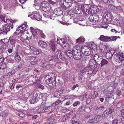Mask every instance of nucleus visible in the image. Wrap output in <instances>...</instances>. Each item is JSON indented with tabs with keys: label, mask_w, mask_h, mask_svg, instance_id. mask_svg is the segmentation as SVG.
Masks as SVG:
<instances>
[{
	"label": "nucleus",
	"mask_w": 124,
	"mask_h": 124,
	"mask_svg": "<svg viewBox=\"0 0 124 124\" xmlns=\"http://www.w3.org/2000/svg\"><path fill=\"white\" fill-rule=\"evenodd\" d=\"M0 17L1 20L3 22H6L7 23L10 25V26L7 24H4L2 25V28L3 30H1L0 29V35H1V34H7L6 32L9 31L10 30V26L11 28H13V25L15 22L14 21L11 20L8 16H6L4 15H0Z\"/></svg>",
	"instance_id": "obj_1"
},
{
	"label": "nucleus",
	"mask_w": 124,
	"mask_h": 124,
	"mask_svg": "<svg viewBox=\"0 0 124 124\" xmlns=\"http://www.w3.org/2000/svg\"><path fill=\"white\" fill-rule=\"evenodd\" d=\"M45 80L46 84L49 86L54 87L56 85L55 75L53 73H50L48 76H46L45 78Z\"/></svg>",
	"instance_id": "obj_2"
},
{
	"label": "nucleus",
	"mask_w": 124,
	"mask_h": 124,
	"mask_svg": "<svg viewBox=\"0 0 124 124\" xmlns=\"http://www.w3.org/2000/svg\"><path fill=\"white\" fill-rule=\"evenodd\" d=\"M62 57H63V55L62 54L61 51L60 50H57L56 52L54 55L49 56L47 61L50 62L51 61L57 60L58 59V57L62 59Z\"/></svg>",
	"instance_id": "obj_3"
},
{
	"label": "nucleus",
	"mask_w": 124,
	"mask_h": 124,
	"mask_svg": "<svg viewBox=\"0 0 124 124\" xmlns=\"http://www.w3.org/2000/svg\"><path fill=\"white\" fill-rule=\"evenodd\" d=\"M81 50L82 53L86 56H89L91 54V49L90 47L86 45L82 46L81 47Z\"/></svg>",
	"instance_id": "obj_4"
},
{
	"label": "nucleus",
	"mask_w": 124,
	"mask_h": 124,
	"mask_svg": "<svg viewBox=\"0 0 124 124\" xmlns=\"http://www.w3.org/2000/svg\"><path fill=\"white\" fill-rule=\"evenodd\" d=\"M70 39L68 36H66L64 38L63 43L62 46L65 49L70 48Z\"/></svg>",
	"instance_id": "obj_5"
},
{
	"label": "nucleus",
	"mask_w": 124,
	"mask_h": 124,
	"mask_svg": "<svg viewBox=\"0 0 124 124\" xmlns=\"http://www.w3.org/2000/svg\"><path fill=\"white\" fill-rule=\"evenodd\" d=\"M34 14H31L28 16V17H30L31 19H34V18L35 19L38 21L40 20L42 18L41 16L39 14L36 12H35L34 13Z\"/></svg>",
	"instance_id": "obj_6"
},
{
	"label": "nucleus",
	"mask_w": 124,
	"mask_h": 124,
	"mask_svg": "<svg viewBox=\"0 0 124 124\" xmlns=\"http://www.w3.org/2000/svg\"><path fill=\"white\" fill-rule=\"evenodd\" d=\"M90 8V7L89 5L87 4H85L81 6V9L82 10L84 13L88 14L89 12Z\"/></svg>",
	"instance_id": "obj_7"
},
{
	"label": "nucleus",
	"mask_w": 124,
	"mask_h": 124,
	"mask_svg": "<svg viewBox=\"0 0 124 124\" xmlns=\"http://www.w3.org/2000/svg\"><path fill=\"white\" fill-rule=\"evenodd\" d=\"M103 18L104 20H106V22L107 23H109L112 20L111 16L109 13H108L103 14Z\"/></svg>",
	"instance_id": "obj_8"
},
{
	"label": "nucleus",
	"mask_w": 124,
	"mask_h": 124,
	"mask_svg": "<svg viewBox=\"0 0 124 124\" xmlns=\"http://www.w3.org/2000/svg\"><path fill=\"white\" fill-rule=\"evenodd\" d=\"M27 27L26 23H25L18 27L16 30L17 33H22L23 31H24L25 29Z\"/></svg>",
	"instance_id": "obj_9"
},
{
	"label": "nucleus",
	"mask_w": 124,
	"mask_h": 124,
	"mask_svg": "<svg viewBox=\"0 0 124 124\" xmlns=\"http://www.w3.org/2000/svg\"><path fill=\"white\" fill-rule=\"evenodd\" d=\"M90 8L89 12L92 14H95L98 13L99 10L98 7L95 5L92 6Z\"/></svg>",
	"instance_id": "obj_10"
},
{
	"label": "nucleus",
	"mask_w": 124,
	"mask_h": 124,
	"mask_svg": "<svg viewBox=\"0 0 124 124\" xmlns=\"http://www.w3.org/2000/svg\"><path fill=\"white\" fill-rule=\"evenodd\" d=\"M116 52L114 49H111L110 50L108 51L106 54V57L108 59H110Z\"/></svg>",
	"instance_id": "obj_11"
},
{
	"label": "nucleus",
	"mask_w": 124,
	"mask_h": 124,
	"mask_svg": "<svg viewBox=\"0 0 124 124\" xmlns=\"http://www.w3.org/2000/svg\"><path fill=\"white\" fill-rule=\"evenodd\" d=\"M39 97L36 93L34 94L32 98H31L30 101L31 104H33L39 100Z\"/></svg>",
	"instance_id": "obj_12"
},
{
	"label": "nucleus",
	"mask_w": 124,
	"mask_h": 124,
	"mask_svg": "<svg viewBox=\"0 0 124 124\" xmlns=\"http://www.w3.org/2000/svg\"><path fill=\"white\" fill-rule=\"evenodd\" d=\"M30 48L33 51V53L35 55H38L42 52V50L40 49H38L35 47L31 46H29Z\"/></svg>",
	"instance_id": "obj_13"
},
{
	"label": "nucleus",
	"mask_w": 124,
	"mask_h": 124,
	"mask_svg": "<svg viewBox=\"0 0 124 124\" xmlns=\"http://www.w3.org/2000/svg\"><path fill=\"white\" fill-rule=\"evenodd\" d=\"M96 63L95 62V61L93 59H91L90 60L89 62L87 67L90 69H92V68H95L96 66Z\"/></svg>",
	"instance_id": "obj_14"
},
{
	"label": "nucleus",
	"mask_w": 124,
	"mask_h": 124,
	"mask_svg": "<svg viewBox=\"0 0 124 124\" xmlns=\"http://www.w3.org/2000/svg\"><path fill=\"white\" fill-rule=\"evenodd\" d=\"M54 13L57 16L61 15L63 14V11L62 8H57L54 9Z\"/></svg>",
	"instance_id": "obj_15"
},
{
	"label": "nucleus",
	"mask_w": 124,
	"mask_h": 124,
	"mask_svg": "<svg viewBox=\"0 0 124 124\" xmlns=\"http://www.w3.org/2000/svg\"><path fill=\"white\" fill-rule=\"evenodd\" d=\"M86 44L90 47L91 49H92L94 50H95L97 48V46L93 42H87Z\"/></svg>",
	"instance_id": "obj_16"
},
{
	"label": "nucleus",
	"mask_w": 124,
	"mask_h": 124,
	"mask_svg": "<svg viewBox=\"0 0 124 124\" xmlns=\"http://www.w3.org/2000/svg\"><path fill=\"white\" fill-rule=\"evenodd\" d=\"M116 56L119 61L122 62L124 60V57L123 53L120 52L116 54Z\"/></svg>",
	"instance_id": "obj_17"
},
{
	"label": "nucleus",
	"mask_w": 124,
	"mask_h": 124,
	"mask_svg": "<svg viewBox=\"0 0 124 124\" xmlns=\"http://www.w3.org/2000/svg\"><path fill=\"white\" fill-rule=\"evenodd\" d=\"M93 60L95 61L96 64H98V62L101 61L102 57L99 54H95L93 56Z\"/></svg>",
	"instance_id": "obj_18"
},
{
	"label": "nucleus",
	"mask_w": 124,
	"mask_h": 124,
	"mask_svg": "<svg viewBox=\"0 0 124 124\" xmlns=\"http://www.w3.org/2000/svg\"><path fill=\"white\" fill-rule=\"evenodd\" d=\"M73 57L76 60H79L81 58V52L73 53Z\"/></svg>",
	"instance_id": "obj_19"
},
{
	"label": "nucleus",
	"mask_w": 124,
	"mask_h": 124,
	"mask_svg": "<svg viewBox=\"0 0 124 124\" xmlns=\"http://www.w3.org/2000/svg\"><path fill=\"white\" fill-rule=\"evenodd\" d=\"M85 41V39L83 36L80 37L76 39V43L78 44H83Z\"/></svg>",
	"instance_id": "obj_20"
},
{
	"label": "nucleus",
	"mask_w": 124,
	"mask_h": 124,
	"mask_svg": "<svg viewBox=\"0 0 124 124\" xmlns=\"http://www.w3.org/2000/svg\"><path fill=\"white\" fill-rule=\"evenodd\" d=\"M114 112V108L111 109V108L108 109L104 112L102 115L103 117L107 116V115L108 114H111L112 112Z\"/></svg>",
	"instance_id": "obj_21"
},
{
	"label": "nucleus",
	"mask_w": 124,
	"mask_h": 124,
	"mask_svg": "<svg viewBox=\"0 0 124 124\" xmlns=\"http://www.w3.org/2000/svg\"><path fill=\"white\" fill-rule=\"evenodd\" d=\"M99 39L101 41L103 42H108L109 41V37L105 36L103 35H101L99 38Z\"/></svg>",
	"instance_id": "obj_22"
},
{
	"label": "nucleus",
	"mask_w": 124,
	"mask_h": 124,
	"mask_svg": "<svg viewBox=\"0 0 124 124\" xmlns=\"http://www.w3.org/2000/svg\"><path fill=\"white\" fill-rule=\"evenodd\" d=\"M74 1L73 0H64L63 3L66 6H68V7H70Z\"/></svg>",
	"instance_id": "obj_23"
},
{
	"label": "nucleus",
	"mask_w": 124,
	"mask_h": 124,
	"mask_svg": "<svg viewBox=\"0 0 124 124\" xmlns=\"http://www.w3.org/2000/svg\"><path fill=\"white\" fill-rule=\"evenodd\" d=\"M39 46L42 48H45L47 47V44L46 42L41 40H40L38 42Z\"/></svg>",
	"instance_id": "obj_24"
},
{
	"label": "nucleus",
	"mask_w": 124,
	"mask_h": 124,
	"mask_svg": "<svg viewBox=\"0 0 124 124\" xmlns=\"http://www.w3.org/2000/svg\"><path fill=\"white\" fill-rule=\"evenodd\" d=\"M30 30L31 33L34 36H35L37 35L38 34L37 31V29H35L32 27H31Z\"/></svg>",
	"instance_id": "obj_25"
},
{
	"label": "nucleus",
	"mask_w": 124,
	"mask_h": 124,
	"mask_svg": "<svg viewBox=\"0 0 124 124\" xmlns=\"http://www.w3.org/2000/svg\"><path fill=\"white\" fill-rule=\"evenodd\" d=\"M39 82L38 80L35 82L34 84V86L36 88H38L42 89H44V87L43 85H41L39 83Z\"/></svg>",
	"instance_id": "obj_26"
},
{
	"label": "nucleus",
	"mask_w": 124,
	"mask_h": 124,
	"mask_svg": "<svg viewBox=\"0 0 124 124\" xmlns=\"http://www.w3.org/2000/svg\"><path fill=\"white\" fill-rule=\"evenodd\" d=\"M80 47L79 46L76 45L72 49L73 52L75 53L80 52Z\"/></svg>",
	"instance_id": "obj_27"
},
{
	"label": "nucleus",
	"mask_w": 124,
	"mask_h": 124,
	"mask_svg": "<svg viewBox=\"0 0 124 124\" xmlns=\"http://www.w3.org/2000/svg\"><path fill=\"white\" fill-rule=\"evenodd\" d=\"M41 9L45 12H48L50 10V7L49 5L41 7Z\"/></svg>",
	"instance_id": "obj_28"
},
{
	"label": "nucleus",
	"mask_w": 124,
	"mask_h": 124,
	"mask_svg": "<svg viewBox=\"0 0 124 124\" xmlns=\"http://www.w3.org/2000/svg\"><path fill=\"white\" fill-rule=\"evenodd\" d=\"M89 69V68L87 66L86 67L82 68L80 71L79 73L78 74H80L81 75H82V74L86 72H87Z\"/></svg>",
	"instance_id": "obj_29"
},
{
	"label": "nucleus",
	"mask_w": 124,
	"mask_h": 124,
	"mask_svg": "<svg viewBox=\"0 0 124 124\" xmlns=\"http://www.w3.org/2000/svg\"><path fill=\"white\" fill-rule=\"evenodd\" d=\"M65 52L66 54L69 58H71L73 56V53H74L73 52L72 50V51L71 50H67Z\"/></svg>",
	"instance_id": "obj_30"
},
{
	"label": "nucleus",
	"mask_w": 124,
	"mask_h": 124,
	"mask_svg": "<svg viewBox=\"0 0 124 124\" xmlns=\"http://www.w3.org/2000/svg\"><path fill=\"white\" fill-rule=\"evenodd\" d=\"M77 96L73 95H66L65 96V98L66 99H70V100H74L76 98Z\"/></svg>",
	"instance_id": "obj_31"
},
{
	"label": "nucleus",
	"mask_w": 124,
	"mask_h": 124,
	"mask_svg": "<svg viewBox=\"0 0 124 124\" xmlns=\"http://www.w3.org/2000/svg\"><path fill=\"white\" fill-rule=\"evenodd\" d=\"M50 47L51 49L53 51H54L55 50V44L53 42H51L50 43Z\"/></svg>",
	"instance_id": "obj_32"
},
{
	"label": "nucleus",
	"mask_w": 124,
	"mask_h": 124,
	"mask_svg": "<svg viewBox=\"0 0 124 124\" xmlns=\"http://www.w3.org/2000/svg\"><path fill=\"white\" fill-rule=\"evenodd\" d=\"M87 72H88V73L89 74H94L96 73V71L95 70V68L93 69L92 68L91 69L89 68V69L88 70Z\"/></svg>",
	"instance_id": "obj_33"
},
{
	"label": "nucleus",
	"mask_w": 124,
	"mask_h": 124,
	"mask_svg": "<svg viewBox=\"0 0 124 124\" xmlns=\"http://www.w3.org/2000/svg\"><path fill=\"white\" fill-rule=\"evenodd\" d=\"M108 62L107 60L103 59L101 61V67H102L104 65L108 64Z\"/></svg>",
	"instance_id": "obj_34"
},
{
	"label": "nucleus",
	"mask_w": 124,
	"mask_h": 124,
	"mask_svg": "<svg viewBox=\"0 0 124 124\" xmlns=\"http://www.w3.org/2000/svg\"><path fill=\"white\" fill-rule=\"evenodd\" d=\"M32 35L31 33L30 34L27 33L26 37L23 38L24 39L29 40L31 38Z\"/></svg>",
	"instance_id": "obj_35"
},
{
	"label": "nucleus",
	"mask_w": 124,
	"mask_h": 124,
	"mask_svg": "<svg viewBox=\"0 0 124 124\" xmlns=\"http://www.w3.org/2000/svg\"><path fill=\"white\" fill-rule=\"evenodd\" d=\"M15 59V60L18 62H19L21 61V58L17 53L16 54Z\"/></svg>",
	"instance_id": "obj_36"
},
{
	"label": "nucleus",
	"mask_w": 124,
	"mask_h": 124,
	"mask_svg": "<svg viewBox=\"0 0 124 124\" xmlns=\"http://www.w3.org/2000/svg\"><path fill=\"white\" fill-rule=\"evenodd\" d=\"M108 7L109 8H110L111 9L114 11H117L118 9V8L116 7L111 4L109 5Z\"/></svg>",
	"instance_id": "obj_37"
},
{
	"label": "nucleus",
	"mask_w": 124,
	"mask_h": 124,
	"mask_svg": "<svg viewBox=\"0 0 124 124\" xmlns=\"http://www.w3.org/2000/svg\"><path fill=\"white\" fill-rule=\"evenodd\" d=\"M64 39H61L60 38H58L57 39V42L61 46H62V45L63 43Z\"/></svg>",
	"instance_id": "obj_38"
},
{
	"label": "nucleus",
	"mask_w": 124,
	"mask_h": 124,
	"mask_svg": "<svg viewBox=\"0 0 124 124\" xmlns=\"http://www.w3.org/2000/svg\"><path fill=\"white\" fill-rule=\"evenodd\" d=\"M51 107L52 105H51L46 104L43 108V109L44 110H48L51 108Z\"/></svg>",
	"instance_id": "obj_39"
},
{
	"label": "nucleus",
	"mask_w": 124,
	"mask_h": 124,
	"mask_svg": "<svg viewBox=\"0 0 124 124\" xmlns=\"http://www.w3.org/2000/svg\"><path fill=\"white\" fill-rule=\"evenodd\" d=\"M68 14L70 16H73L75 15V12L74 11V10H73V9L69 11L68 12Z\"/></svg>",
	"instance_id": "obj_40"
},
{
	"label": "nucleus",
	"mask_w": 124,
	"mask_h": 124,
	"mask_svg": "<svg viewBox=\"0 0 124 124\" xmlns=\"http://www.w3.org/2000/svg\"><path fill=\"white\" fill-rule=\"evenodd\" d=\"M120 38V37L118 36L117 37L116 36H114L113 37H109V41H115L117 38Z\"/></svg>",
	"instance_id": "obj_41"
},
{
	"label": "nucleus",
	"mask_w": 124,
	"mask_h": 124,
	"mask_svg": "<svg viewBox=\"0 0 124 124\" xmlns=\"http://www.w3.org/2000/svg\"><path fill=\"white\" fill-rule=\"evenodd\" d=\"M120 19L119 20V25H121L123 24L124 25V18L120 17Z\"/></svg>",
	"instance_id": "obj_42"
},
{
	"label": "nucleus",
	"mask_w": 124,
	"mask_h": 124,
	"mask_svg": "<svg viewBox=\"0 0 124 124\" xmlns=\"http://www.w3.org/2000/svg\"><path fill=\"white\" fill-rule=\"evenodd\" d=\"M113 95V91L111 90L110 91L106 93V96L108 97H111V96Z\"/></svg>",
	"instance_id": "obj_43"
},
{
	"label": "nucleus",
	"mask_w": 124,
	"mask_h": 124,
	"mask_svg": "<svg viewBox=\"0 0 124 124\" xmlns=\"http://www.w3.org/2000/svg\"><path fill=\"white\" fill-rule=\"evenodd\" d=\"M124 106V102L120 101L117 104V107L118 108H120L121 107Z\"/></svg>",
	"instance_id": "obj_44"
},
{
	"label": "nucleus",
	"mask_w": 124,
	"mask_h": 124,
	"mask_svg": "<svg viewBox=\"0 0 124 124\" xmlns=\"http://www.w3.org/2000/svg\"><path fill=\"white\" fill-rule=\"evenodd\" d=\"M101 117L100 116H95L94 119L96 123L100 121L101 119Z\"/></svg>",
	"instance_id": "obj_45"
},
{
	"label": "nucleus",
	"mask_w": 124,
	"mask_h": 124,
	"mask_svg": "<svg viewBox=\"0 0 124 124\" xmlns=\"http://www.w3.org/2000/svg\"><path fill=\"white\" fill-rule=\"evenodd\" d=\"M41 3V1L40 0H34L33 6H34L35 5H40Z\"/></svg>",
	"instance_id": "obj_46"
},
{
	"label": "nucleus",
	"mask_w": 124,
	"mask_h": 124,
	"mask_svg": "<svg viewBox=\"0 0 124 124\" xmlns=\"http://www.w3.org/2000/svg\"><path fill=\"white\" fill-rule=\"evenodd\" d=\"M74 22L75 23H78L80 25H84V24L79 23V20L77 18H73Z\"/></svg>",
	"instance_id": "obj_47"
},
{
	"label": "nucleus",
	"mask_w": 124,
	"mask_h": 124,
	"mask_svg": "<svg viewBox=\"0 0 124 124\" xmlns=\"http://www.w3.org/2000/svg\"><path fill=\"white\" fill-rule=\"evenodd\" d=\"M16 114L18 116L23 118L24 116V114L22 112H16Z\"/></svg>",
	"instance_id": "obj_48"
},
{
	"label": "nucleus",
	"mask_w": 124,
	"mask_h": 124,
	"mask_svg": "<svg viewBox=\"0 0 124 124\" xmlns=\"http://www.w3.org/2000/svg\"><path fill=\"white\" fill-rule=\"evenodd\" d=\"M7 67V65L5 63H2L0 65V68L1 69H3L6 68Z\"/></svg>",
	"instance_id": "obj_49"
},
{
	"label": "nucleus",
	"mask_w": 124,
	"mask_h": 124,
	"mask_svg": "<svg viewBox=\"0 0 124 124\" xmlns=\"http://www.w3.org/2000/svg\"><path fill=\"white\" fill-rule=\"evenodd\" d=\"M6 61L8 63H13L14 62V60L11 58L8 57Z\"/></svg>",
	"instance_id": "obj_50"
},
{
	"label": "nucleus",
	"mask_w": 124,
	"mask_h": 124,
	"mask_svg": "<svg viewBox=\"0 0 124 124\" xmlns=\"http://www.w3.org/2000/svg\"><path fill=\"white\" fill-rule=\"evenodd\" d=\"M69 110V109L67 108H64L62 109L60 111L62 113H65L67 112Z\"/></svg>",
	"instance_id": "obj_51"
},
{
	"label": "nucleus",
	"mask_w": 124,
	"mask_h": 124,
	"mask_svg": "<svg viewBox=\"0 0 124 124\" xmlns=\"http://www.w3.org/2000/svg\"><path fill=\"white\" fill-rule=\"evenodd\" d=\"M73 9L74 11L75 12V14H77L78 12L79 11H80V8H79L78 7H74Z\"/></svg>",
	"instance_id": "obj_52"
},
{
	"label": "nucleus",
	"mask_w": 124,
	"mask_h": 124,
	"mask_svg": "<svg viewBox=\"0 0 124 124\" xmlns=\"http://www.w3.org/2000/svg\"><path fill=\"white\" fill-rule=\"evenodd\" d=\"M70 122L72 124H79V123L77 121L74 120V118L73 117L71 120Z\"/></svg>",
	"instance_id": "obj_53"
},
{
	"label": "nucleus",
	"mask_w": 124,
	"mask_h": 124,
	"mask_svg": "<svg viewBox=\"0 0 124 124\" xmlns=\"http://www.w3.org/2000/svg\"><path fill=\"white\" fill-rule=\"evenodd\" d=\"M62 64L63 63H62L57 62L56 65L58 69H60L61 68Z\"/></svg>",
	"instance_id": "obj_54"
},
{
	"label": "nucleus",
	"mask_w": 124,
	"mask_h": 124,
	"mask_svg": "<svg viewBox=\"0 0 124 124\" xmlns=\"http://www.w3.org/2000/svg\"><path fill=\"white\" fill-rule=\"evenodd\" d=\"M21 34V37L22 39H23V38L26 37V35H27V33H26V32L23 31L22 32V33Z\"/></svg>",
	"instance_id": "obj_55"
},
{
	"label": "nucleus",
	"mask_w": 124,
	"mask_h": 124,
	"mask_svg": "<svg viewBox=\"0 0 124 124\" xmlns=\"http://www.w3.org/2000/svg\"><path fill=\"white\" fill-rule=\"evenodd\" d=\"M101 27L105 28H107L108 27V25L104 23H102L101 24Z\"/></svg>",
	"instance_id": "obj_56"
},
{
	"label": "nucleus",
	"mask_w": 124,
	"mask_h": 124,
	"mask_svg": "<svg viewBox=\"0 0 124 124\" xmlns=\"http://www.w3.org/2000/svg\"><path fill=\"white\" fill-rule=\"evenodd\" d=\"M10 42L11 45L15 46V44L16 43V40L14 39H11L10 40Z\"/></svg>",
	"instance_id": "obj_57"
},
{
	"label": "nucleus",
	"mask_w": 124,
	"mask_h": 124,
	"mask_svg": "<svg viewBox=\"0 0 124 124\" xmlns=\"http://www.w3.org/2000/svg\"><path fill=\"white\" fill-rule=\"evenodd\" d=\"M95 15H92L90 16L89 18V20L90 21L93 22Z\"/></svg>",
	"instance_id": "obj_58"
},
{
	"label": "nucleus",
	"mask_w": 124,
	"mask_h": 124,
	"mask_svg": "<svg viewBox=\"0 0 124 124\" xmlns=\"http://www.w3.org/2000/svg\"><path fill=\"white\" fill-rule=\"evenodd\" d=\"M54 97H57V98H59L61 95L60 93H59V92H58L57 91L54 93Z\"/></svg>",
	"instance_id": "obj_59"
},
{
	"label": "nucleus",
	"mask_w": 124,
	"mask_h": 124,
	"mask_svg": "<svg viewBox=\"0 0 124 124\" xmlns=\"http://www.w3.org/2000/svg\"><path fill=\"white\" fill-rule=\"evenodd\" d=\"M15 70H12L11 72H9L7 75V76H10L13 75L15 73Z\"/></svg>",
	"instance_id": "obj_60"
},
{
	"label": "nucleus",
	"mask_w": 124,
	"mask_h": 124,
	"mask_svg": "<svg viewBox=\"0 0 124 124\" xmlns=\"http://www.w3.org/2000/svg\"><path fill=\"white\" fill-rule=\"evenodd\" d=\"M41 5H42V6H47L48 5V2L45 1H42L41 3Z\"/></svg>",
	"instance_id": "obj_61"
},
{
	"label": "nucleus",
	"mask_w": 124,
	"mask_h": 124,
	"mask_svg": "<svg viewBox=\"0 0 124 124\" xmlns=\"http://www.w3.org/2000/svg\"><path fill=\"white\" fill-rule=\"evenodd\" d=\"M61 102V100H58L53 104V106H55L56 105H58Z\"/></svg>",
	"instance_id": "obj_62"
},
{
	"label": "nucleus",
	"mask_w": 124,
	"mask_h": 124,
	"mask_svg": "<svg viewBox=\"0 0 124 124\" xmlns=\"http://www.w3.org/2000/svg\"><path fill=\"white\" fill-rule=\"evenodd\" d=\"M0 115L3 117H5L7 115V114L6 112L4 111H2Z\"/></svg>",
	"instance_id": "obj_63"
},
{
	"label": "nucleus",
	"mask_w": 124,
	"mask_h": 124,
	"mask_svg": "<svg viewBox=\"0 0 124 124\" xmlns=\"http://www.w3.org/2000/svg\"><path fill=\"white\" fill-rule=\"evenodd\" d=\"M112 124H118V122L117 120L116 119H114L112 121Z\"/></svg>",
	"instance_id": "obj_64"
}]
</instances>
